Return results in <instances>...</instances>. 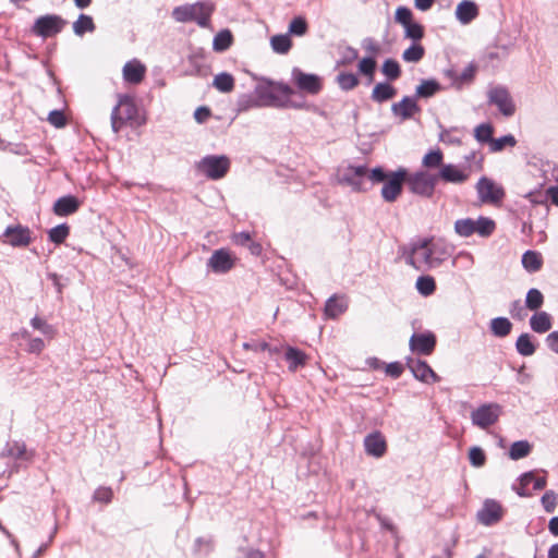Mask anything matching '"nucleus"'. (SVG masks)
<instances>
[{
    "label": "nucleus",
    "instance_id": "72a5a7b5",
    "mask_svg": "<svg viewBox=\"0 0 558 558\" xmlns=\"http://www.w3.org/2000/svg\"><path fill=\"white\" fill-rule=\"evenodd\" d=\"M12 457L15 459L26 458V446L23 442H8L5 448L0 452V458Z\"/></svg>",
    "mask_w": 558,
    "mask_h": 558
},
{
    "label": "nucleus",
    "instance_id": "6e6d98bb",
    "mask_svg": "<svg viewBox=\"0 0 558 558\" xmlns=\"http://www.w3.org/2000/svg\"><path fill=\"white\" fill-rule=\"evenodd\" d=\"M339 51H340L339 63H341L342 65L351 64L359 57L357 50L352 47H349V46H341L339 48Z\"/></svg>",
    "mask_w": 558,
    "mask_h": 558
},
{
    "label": "nucleus",
    "instance_id": "c85d7f7f",
    "mask_svg": "<svg viewBox=\"0 0 558 558\" xmlns=\"http://www.w3.org/2000/svg\"><path fill=\"white\" fill-rule=\"evenodd\" d=\"M490 332L497 338L507 337L512 330V323L507 317H496L489 323Z\"/></svg>",
    "mask_w": 558,
    "mask_h": 558
},
{
    "label": "nucleus",
    "instance_id": "bb28decb",
    "mask_svg": "<svg viewBox=\"0 0 558 558\" xmlns=\"http://www.w3.org/2000/svg\"><path fill=\"white\" fill-rule=\"evenodd\" d=\"M531 329L537 333L547 332L551 328L550 315L546 312H536L530 318Z\"/></svg>",
    "mask_w": 558,
    "mask_h": 558
},
{
    "label": "nucleus",
    "instance_id": "6ab92c4d",
    "mask_svg": "<svg viewBox=\"0 0 558 558\" xmlns=\"http://www.w3.org/2000/svg\"><path fill=\"white\" fill-rule=\"evenodd\" d=\"M391 111L396 117H399L402 121L410 120L415 113L421 111L415 97L405 96L399 102H395L391 106Z\"/></svg>",
    "mask_w": 558,
    "mask_h": 558
},
{
    "label": "nucleus",
    "instance_id": "cd10ccee",
    "mask_svg": "<svg viewBox=\"0 0 558 558\" xmlns=\"http://www.w3.org/2000/svg\"><path fill=\"white\" fill-rule=\"evenodd\" d=\"M348 308V303L344 298L331 296L327 300L325 305V314L329 318H337Z\"/></svg>",
    "mask_w": 558,
    "mask_h": 558
},
{
    "label": "nucleus",
    "instance_id": "e433bc0d",
    "mask_svg": "<svg viewBox=\"0 0 558 558\" xmlns=\"http://www.w3.org/2000/svg\"><path fill=\"white\" fill-rule=\"evenodd\" d=\"M415 287L420 294L423 296H429L436 290V282L432 276H420L416 280Z\"/></svg>",
    "mask_w": 558,
    "mask_h": 558
},
{
    "label": "nucleus",
    "instance_id": "5fc2aeb1",
    "mask_svg": "<svg viewBox=\"0 0 558 558\" xmlns=\"http://www.w3.org/2000/svg\"><path fill=\"white\" fill-rule=\"evenodd\" d=\"M470 463L475 468H481L485 464L486 456L481 447L474 446L469 451Z\"/></svg>",
    "mask_w": 558,
    "mask_h": 558
},
{
    "label": "nucleus",
    "instance_id": "2f4dec72",
    "mask_svg": "<svg viewBox=\"0 0 558 558\" xmlns=\"http://www.w3.org/2000/svg\"><path fill=\"white\" fill-rule=\"evenodd\" d=\"M522 265L526 271L536 272L543 265L542 255L535 251H526L522 255Z\"/></svg>",
    "mask_w": 558,
    "mask_h": 558
},
{
    "label": "nucleus",
    "instance_id": "7c9ffc66",
    "mask_svg": "<svg viewBox=\"0 0 558 558\" xmlns=\"http://www.w3.org/2000/svg\"><path fill=\"white\" fill-rule=\"evenodd\" d=\"M396 95V89L389 83H378L372 92V99L376 102H384Z\"/></svg>",
    "mask_w": 558,
    "mask_h": 558
},
{
    "label": "nucleus",
    "instance_id": "58836bf2",
    "mask_svg": "<svg viewBox=\"0 0 558 558\" xmlns=\"http://www.w3.org/2000/svg\"><path fill=\"white\" fill-rule=\"evenodd\" d=\"M440 89L439 84L434 80L423 81L416 87V96L422 98H429Z\"/></svg>",
    "mask_w": 558,
    "mask_h": 558
},
{
    "label": "nucleus",
    "instance_id": "393cba45",
    "mask_svg": "<svg viewBox=\"0 0 558 558\" xmlns=\"http://www.w3.org/2000/svg\"><path fill=\"white\" fill-rule=\"evenodd\" d=\"M258 97L257 86L255 85L253 92L239 96L236 100L238 111L244 112L255 108H264Z\"/></svg>",
    "mask_w": 558,
    "mask_h": 558
},
{
    "label": "nucleus",
    "instance_id": "49530a36",
    "mask_svg": "<svg viewBox=\"0 0 558 558\" xmlns=\"http://www.w3.org/2000/svg\"><path fill=\"white\" fill-rule=\"evenodd\" d=\"M31 325L34 329L40 331L44 336L52 339L56 335V329L52 325L48 324L45 319L39 316H35L31 319Z\"/></svg>",
    "mask_w": 558,
    "mask_h": 558
},
{
    "label": "nucleus",
    "instance_id": "4c0bfd02",
    "mask_svg": "<svg viewBox=\"0 0 558 558\" xmlns=\"http://www.w3.org/2000/svg\"><path fill=\"white\" fill-rule=\"evenodd\" d=\"M474 226H475L474 219H471V218L458 219L454 222V231L458 235H460L462 238H469L475 233Z\"/></svg>",
    "mask_w": 558,
    "mask_h": 558
},
{
    "label": "nucleus",
    "instance_id": "b1692460",
    "mask_svg": "<svg viewBox=\"0 0 558 558\" xmlns=\"http://www.w3.org/2000/svg\"><path fill=\"white\" fill-rule=\"evenodd\" d=\"M444 165V153L440 148L428 150L422 158L423 171L435 172L434 170L438 171Z\"/></svg>",
    "mask_w": 558,
    "mask_h": 558
},
{
    "label": "nucleus",
    "instance_id": "39448f33",
    "mask_svg": "<svg viewBox=\"0 0 558 558\" xmlns=\"http://www.w3.org/2000/svg\"><path fill=\"white\" fill-rule=\"evenodd\" d=\"M137 111L132 96L119 94L118 102L113 107L110 117L112 131L118 133L128 121H132L136 118Z\"/></svg>",
    "mask_w": 558,
    "mask_h": 558
},
{
    "label": "nucleus",
    "instance_id": "4be33fe9",
    "mask_svg": "<svg viewBox=\"0 0 558 558\" xmlns=\"http://www.w3.org/2000/svg\"><path fill=\"white\" fill-rule=\"evenodd\" d=\"M80 201L73 195H65L58 198L53 204V213L57 216L65 217L76 213L80 208Z\"/></svg>",
    "mask_w": 558,
    "mask_h": 558
},
{
    "label": "nucleus",
    "instance_id": "2eb2a0df",
    "mask_svg": "<svg viewBox=\"0 0 558 558\" xmlns=\"http://www.w3.org/2000/svg\"><path fill=\"white\" fill-rule=\"evenodd\" d=\"M410 349L422 355H429L436 347V337L433 332L426 331L413 333L409 341Z\"/></svg>",
    "mask_w": 558,
    "mask_h": 558
},
{
    "label": "nucleus",
    "instance_id": "f704fd0d",
    "mask_svg": "<svg viewBox=\"0 0 558 558\" xmlns=\"http://www.w3.org/2000/svg\"><path fill=\"white\" fill-rule=\"evenodd\" d=\"M270 45L275 52L283 54L291 49L292 41L289 34H280L270 38Z\"/></svg>",
    "mask_w": 558,
    "mask_h": 558
},
{
    "label": "nucleus",
    "instance_id": "c756f323",
    "mask_svg": "<svg viewBox=\"0 0 558 558\" xmlns=\"http://www.w3.org/2000/svg\"><path fill=\"white\" fill-rule=\"evenodd\" d=\"M515 349L522 356H531L536 351V345L533 342V337L525 332L521 333L515 341Z\"/></svg>",
    "mask_w": 558,
    "mask_h": 558
},
{
    "label": "nucleus",
    "instance_id": "473e14b6",
    "mask_svg": "<svg viewBox=\"0 0 558 558\" xmlns=\"http://www.w3.org/2000/svg\"><path fill=\"white\" fill-rule=\"evenodd\" d=\"M95 31V23L93 17L89 15L81 14L78 19L73 23V32L77 36H83L85 33H92Z\"/></svg>",
    "mask_w": 558,
    "mask_h": 558
},
{
    "label": "nucleus",
    "instance_id": "20e7f679",
    "mask_svg": "<svg viewBox=\"0 0 558 558\" xmlns=\"http://www.w3.org/2000/svg\"><path fill=\"white\" fill-rule=\"evenodd\" d=\"M439 183L436 172L417 170L413 173L407 172V184L411 193L430 198Z\"/></svg>",
    "mask_w": 558,
    "mask_h": 558
},
{
    "label": "nucleus",
    "instance_id": "a211bd4d",
    "mask_svg": "<svg viewBox=\"0 0 558 558\" xmlns=\"http://www.w3.org/2000/svg\"><path fill=\"white\" fill-rule=\"evenodd\" d=\"M294 83L301 93L316 95L320 92L323 84L319 76L315 74L298 72Z\"/></svg>",
    "mask_w": 558,
    "mask_h": 558
},
{
    "label": "nucleus",
    "instance_id": "603ef678",
    "mask_svg": "<svg viewBox=\"0 0 558 558\" xmlns=\"http://www.w3.org/2000/svg\"><path fill=\"white\" fill-rule=\"evenodd\" d=\"M361 46H362L363 50L365 51L366 56L373 57L374 59H376L378 56H380V53L383 51V48L379 45V43H377L375 39L369 38V37L363 39Z\"/></svg>",
    "mask_w": 558,
    "mask_h": 558
},
{
    "label": "nucleus",
    "instance_id": "ea45409f",
    "mask_svg": "<svg viewBox=\"0 0 558 558\" xmlns=\"http://www.w3.org/2000/svg\"><path fill=\"white\" fill-rule=\"evenodd\" d=\"M425 53L424 47L418 43H413L408 49H405L402 53V59L405 62H418Z\"/></svg>",
    "mask_w": 558,
    "mask_h": 558
},
{
    "label": "nucleus",
    "instance_id": "3c124183",
    "mask_svg": "<svg viewBox=\"0 0 558 558\" xmlns=\"http://www.w3.org/2000/svg\"><path fill=\"white\" fill-rule=\"evenodd\" d=\"M403 27L405 32V37L412 39L413 43L420 41L424 36L423 26L416 22H411Z\"/></svg>",
    "mask_w": 558,
    "mask_h": 558
},
{
    "label": "nucleus",
    "instance_id": "412c9836",
    "mask_svg": "<svg viewBox=\"0 0 558 558\" xmlns=\"http://www.w3.org/2000/svg\"><path fill=\"white\" fill-rule=\"evenodd\" d=\"M3 236H5L8 239L7 243H9L10 245L15 246V247L26 246L31 242L29 229L26 227H22V226H16V227L9 226L5 229Z\"/></svg>",
    "mask_w": 558,
    "mask_h": 558
},
{
    "label": "nucleus",
    "instance_id": "79ce46f5",
    "mask_svg": "<svg viewBox=\"0 0 558 558\" xmlns=\"http://www.w3.org/2000/svg\"><path fill=\"white\" fill-rule=\"evenodd\" d=\"M520 483L522 487H527L530 484H533V488L535 490H541L545 488L547 482L546 477L541 476L536 477L533 472L524 473L520 476Z\"/></svg>",
    "mask_w": 558,
    "mask_h": 558
},
{
    "label": "nucleus",
    "instance_id": "9b49d317",
    "mask_svg": "<svg viewBox=\"0 0 558 558\" xmlns=\"http://www.w3.org/2000/svg\"><path fill=\"white\" fill-rule=\"evenodd\" d=\"M404 182L407 183L405 168H399L397 171L390 172L380 191L383 199L387 203L396 202L402 193Z\"/></svg>",
    "mask_w": 558,
    "mask_h": 558
},
{
    "label": "nucleus",
    "instance_id": "dca6fc26",
    "mask_svg": "<svg viewBox=\"0 0 558 558\" xmlns=\"http://www.w3.org/2000/svg\"><path fill=\"white\" fill-rule=\"evenodd\" d=\"M502 518V507L493 499H487L482 509L477 512V520L486 526H490L499 522Z\"/></svg>",
    "mask_w": 558,
    "mask_h": 558
},
{
    "label": "nucleus",
    "instance_id": "864d4df0",
    "mask_svg": "<svg viewBox=\"0 0 558 558\" xmlns=\"http://www.w3.org/2000/svg\"><path fill=\"white\" fill-rule=\"evenodd\" d=\"M517 144V140L513 135L508 134L505 136H501L499 138H493L490 143V149L492 151H500L506 146L513 147Z\"/></svg>",
    "mask_w": 558,
    "mask_h": 558
},
{
    "label": "nucleus",
    "instance_id": "69168bd1",
    "mask_svg": "<svg viewBox=\"0 0 558 558\" xmlns=\"http://www.w3.org/2000/svg\"><path fill=\"white\" fill-rule=\"evenodd\" d=\"M366 178H368L373 183H385L389 178V173H386L381 167H376L371 171L367 170Z\"/></svg>",
    "mask_w": 558,
    "mask_h": 558
},
{
    "label": "nucleus",
    "instance_id": "0e129e2a",
    "mask_svg": "<svg viewBox=\"0 0 558 558\" xmlns=\"http://www.w3.org/2000/svg\"><path fill=\"white\" fill-rule=\"evenodd\" d=\"M113 492L110 487H98L94 493V500L99 502L109 504L112 500Z\"/></svg>",
    "mask_w": 558,
    "mask_h": 558
},
{
    "label": "nucleus",
    "instance_id": "c03bdc74",
    "mask_svg": "<svg viewBox=\"0 0 558 558\" xmlns=\"http://www.w3.org/2000/svg\"><path fill=\"white\" fill-rule=\"evenodd\" d=\"M544 303V296L542 292L535 288L527 291L525 298V305L531 311H537Z\"/></svg>",
    "mask_w": 558,
    "mask_h": 558
},
{
    "label": "nucleus",
    "instance_id": "13d9d810",
    "mask_svg": "<svg viewBox=\"0 0 558 558\" xmlns=\"http://www.w3.org/2000/svg\"><path fill=\"white\" fill-rule=\"evenodd\" d=\"M338 83L342 89H352L357 85V77L352 72H340Z\"/></svg>",
    "mask_w": 558,
    "mask_h": 558
},
{
    "label": "nucleus",
    "instance_id": "09e8293b",
    "mask_svg": "<svg viewBox=\"0 0 558 558\" xmlns=\"http://www.w3.org/2000/svg\"><path fill=\"white\" fill-rule=\"evenodd\" d=\"M308 25L303 16L294 17L289 24V35L303 36L307 33Z\"/></svg>",
    "mask_w": 558,
    "mask_h": 558
},
{
    "label": "nucleus",
    "instance_id": "9d476101",
    "mask_svg": "<svg viewBox=\"0 0 558 558\" xmlns=\"http://www.w3.org/2000/svg\"><path fill=\"white\" fill-rule=\"evenodd\" d=\"M367 175V167L364 165L360 166H347L338 170V182L340 184L350 186L354 192H365L364 180Z\"/></svg>",
    "mask_w": 558,
    "mask_h": 558
},
{
    "label": "nucleus",
    "instance_id": "aec40b11",
    "mask_svg": "<svg viewBox=\"0 0 558 558\" xmlns=\"http://www.w3.org/2000/svg\"><path fill=\"white\" fill-rule=\"evenodd\" d=\"M364 449L368 456L381 458L387 451V442L379 432L368 434L364 438Z\"/></svg>",
    "mask_w": 558,
    "mask_h": 558
},
{
    "label": "nucleus",
    "instance_id": "f257e3e1",
    "mask_svg": "<svg viewBox=\"0 0 558 558\" xmlns=\"http://www.w3.org/2000/svg\"><path fill=\"white\" fill-rule=\"evenodd\" d=\"M404 262L418 271L439 267L448 257L447 247L432 239H418L401 248Z\"/></svg>",
    "mask_w": 558,
    "mask_h": 558
},
{
    "label": "nucleus",
    "instance_id": "423d86ee",
    "mask_svg": "<svg viewBox=\"0 0 558 558\" xmlns=\"http://www.w3.org/2000/svg\"><path fill=\"white\" fill-rule=\"evenodd\" d=\"M197 170L211 180L223 178L230 169V159L225 155H208L196 163Z\"/></svg>",
    "mask_w": 558,
    "mask_h": 558
},
{
    "label": "nucleus",
    "instance_id": "4d7b16f0",
    "mask_svg": "<svg viewBox=\"0 0 558 558\" xmlns=\"http://www.w3.org/2000/svg\"><path fill=\"white\" fill-rule=\"evenodd\" d=\"M496 60H498V52L495 50L487 51L485 54H483L481 62L476 65V68H496L499 65L497 62H495ZM466 70H475V66L470 65Z\"/></svg>",
    "mask_w": 558,
    "mask_h": 558
},
{
    "label": "nucleus",
    "instance_id": "c9c22d12",
    "mask_svg": "<svg viewBox=\"0 0 558 558\" xmlns=\"http://www.w3.org/2000/svg\"><path fill=\"white\" fill-rule=\"evenodd\" d=\"M232 40L231 32L229 29H222L214 37L213 48L215 51H225L231 46Z\"/></svg>",
    "mask_w": 558,
    "mask_h": 558
},
{
    "label": "nucleus",
    "instance_id": "1a4fd4ad",
    "mask_svg": "<svg viewBox=\"0 0 558 558\" xmlns=\"http://www.w3.org/2000/svg\"><path fill=\"white\" fill-rule=\"evenodd\" d=\"M501 413L500 404L495 402L484 403L471 412V421L474 426L487 429L498 422Z\"/></svg>",
    "mask_w": 558,
    "mask_h": 558
},
{
    "label": "nucleus",
    "instance_id": "4468645a",
    "mask_svg": "<svg viewBox=\"0 0 558 558\" xmlns=\"http://www.w3.org/2000/svg\"><path fill=\"white\" fill-rule=\"evenodd\" d=\"M235 256L227 248L216 250L207 260V268L214 274H226L235 265Z\"/></svg>",
    "mask_w": 558,
    "mask_h": 558
},
{
    "label": "nucleus",
    "instance_id": "5701e85b",
    "mask_svg": "<svg viewBox=\"0 0 558 558\" xmlns=\"http://www.w3.org/2000/svg\"><path fill=\"white\" fill-rule=\"evenodd\" d=\"M478 16V8L475 2L471 0L461 1L456 9L457 20L466 25Z\"/></svg>",
    "mask_w": 558,
    "mask_h": 558
},
{
    "label": "nucleus",
    "instance_id": "f03ea898",
    "mask_svg": "<svg viewBox=\"0 0 558 558\" xmlns=\"http://www.w3.org/2000/svg\"><path fill=\"white\" fill-rule=\"evenodd\" d=\"M258 98L265 107L275 109H305L304 98L289 84L269 78H256Z\"/></svg>",
    "mask_w": 558,
    "mask_h": 558
},
{
    "label": "nucleus",
    "instance_id": "f8f14e48",
    "mask_svg": "<svg viewBox=\"0 0 558 558\" xmlns=\"http://www.w3.org/2000/svg\"><path fill=\"white\" fill-rule=\"evenodd\" d=\"M478 198L485 204H499L505 197L504 187L487 177H482L476 183Z\"/></svg>",
    "mask_w": 558,
    "mask_h": 558
},
{
    "label": "nucleus",
    "instance_id": "680f3d73",
    "mask_svg": "<svg viewBox=\"0 0 558 558\" xmlns=\"http://www.w3.org/2000/svg\"><path fill=\"white\" fill-rule=\"evenodd\" d=\"M412 17H413V14H412L411 10L407 7H399L396 10L395 20L397 23L401 24L402 26H405L409 23L413 22Z\"/></svg>",
    "mask_w": 558,
    "mask_h": 558
},
{
    "label": "nucleus",
    "instance_id": "a18cd8bd",
    "mask_svg": "<svg viewBox=\"0 0 558 558\" xmlns=\"http://www.w3.org/2000/svg\"><path fill=\"white\" fill-rule=\"evenodd\" d=\"M475 233L481 236H489L495 230V222L486 217H480L474 220Z\"/></svg>",
    "mask_w": 558,
    "mask_h": 558
},
{
    "label": "nucleus",
    "instance_id": "a19ab883",
    "mask_svg": "<svg viewBox=\"0 0 558 558\" xmlns=\"http://www.w3.org/2000/svg\"><path fill=\"white\" fill-rule=\"evenodd\" d=\"M531 451V446L526 440L514 441L509 449V457L512 460H519L526 457Z\"/></svg>",
    "mask_w": 558,
    "mask_h": 558
},
{
    "label": "nucleus",
    "instance_id": "bf43d9fd",
    "mask_svg": "<svg viewBox=\"0 0 558 558\" xmlns=\"http://www.w3.org/2000/svg\"><path fill=\"white\" fill-rule=\"evenodd\" d=\"M541 501L544 510L548 513H551L556 509L558 495L553 490H548L543 495Z\"/></svg>",
    "mask_w": 558,
    "mask_h": 558
},
{
    "label": "nucleus",
    "instance_id": "8fccbe9b",
    "mask_svg": "<svg viewBox=\"0 0 558 558\" xmlns=\"http://www.w3.org/2000/svg\"><path fill=\"white\" fill-rule=\"evenodd\" d=\"M475 72H446L450 80L454 81L457 88L470 84L474 78Z\"/></svg>",
    "mask_w": 558,
    "mask_h": 558
},
{
    "label": "nucleus",
    "instance_id": "de8ad7c7",
    "mask_svg": "<svg viewBox=\"0 0 558 558\" xmlns=\"http://www.w3.org/2000/svg\"><path fill=\"white\" fill-rule=\"evenodd\" d=\"M70 228L66 223H61L49 231V240L56 244H61L69 235Z\"/></svg>",
    "mask_w": 558,
    "mask_h": 558
},
{
    "label": "nucleus",
    "instance_id": "7ed1b4c3",
    "mask_svg": "<svg viewBox=\"0 0 558 558\" xmlns=\"http://www.w3.org/2000/svg\"><path fill=\"white\" fill-rule=\"evenodd\" d=\"M215 10L216 5L213 1H197L175 7L172 10V17L179 23L195 22L199 27L206 28L210 24Z\"/></svg>",
    "mask_w": 558,
    "mask_h": 558
},
{
    "label": "nucleus",
    "instance_id": "e2e57ef3",
    "mask_svg": "<svg viewBox=\"0 0 558 558\" xmlns=\"http://www.w3.org/2000/svg\"><path fill=\"white\" fill-rule=\"evenodd\" d=\"M48 122L53 125L54 128H64L66 124V119L61 110H52L48 114Z\"/></svg>",
    "mask_w": 558,
    "mask_h": 558
},
{
    "label": "nucleus",
    "instance_id": "f3484780",
    "mask_svg": "<svg viewBox=\"0 0 558 558\" xmlns=\"http://www.w3.org/2000/svg\"><path fill=\"white\" fill-rule=\"evenodd\" d=\"M408 367L413 376L422 383L430 384L440 380V377L433 371V368L422 360H410Z\"/></svg>",
    "mask_w": 558,
    "mask_h": 558
},
{
    "label": "nucleus",
    "instance_id": "338daca9",
    "mask_svg": "<svg viewBox=\"0 0 558 558\" xmlns=\"http://www.w3.org/2000/svg\"><path fill=\"white\" fill-rule=\"evenodd\" d=\"M145 72H123V81L128 85H137L144 80Z\"/></svg>",
    "mask_w": 558,
    "mask_h": 558
},
{
    "label": "nucleus",
    "instance_id": "a878e982",
    "mask_svg": "<svg viewBox=\"0 0 558 558\" xmlns=\"http://www.w3.org/2000/svg\"><path fill=\"white\" fill-rule=\"evenodd\" d=\"M284 359L289 363V371L295 372L298 368L306 364L307 355L298 348L288 347L284 353Z\"/></svg>",
    "mask_w": 558,
    "mask_h": 558
},
{
    "label": "nucleus",
    "instance_id": "0eeeda50",
    "mask_svg": "<svg viewBox=\"0 0 558 558\" xmlns=\"http://www.w3.org/2000/svg\"><path fill=\"white\" fill-rule=\"evenodd\" d=\"M487 101L496 106L499 112L509 118L515 113V104L510 92L502 85H490L487 89Z\"/></svg>",
    "mask_w": 558,
    "mask_h": 558
},
{
    "label": "nucleus",
    "instance_id": "ddd939ff",
    "mask_svg": "<svg viewBox=\"0 0 558 558\" xmlns=\"http://www.w3.org/2000/svg\"><path fill=\"white\" fill-rule=\"evenodd\" d=\"M66 24L65 20H63L59 15L47 14L39 16L33 26V32L41 37H51L58 33H60L64 25Z\"/></svg>",
    "mask_w": 558,
    "mask_h": 558
},
{
    "label": "nucleus",
    "instance_id": "37998d69",
    "mask_svg": "<svg viewBox=\"0 0 558 558\" xmlns=\"http://www.w3.org/2000/svg\"><path fill=\"white\" fill-rule=\"evenodd\" d=\"M214 86L220 92L228 93L232 90L234 80L229 73L221 72L214 78Z\"/></svg>",
    "mask_w": 558,
    "mask_h": 558
},
{
    "label": "nucleus",
    "instance_id": "774afa93",
    "mask_svg": "<svg viewBox=\"0 0 558 558\" xmlns=\"http://www.w3.org/2000/svg\"><path fill=\"white\" fill-rule=\"evenodd\" d=\"M238 558H265V555L263 551H260L258 549L247 547V548H241L239 550Z\"/></svg>",
    "mask_w": 558,
    "mask_h": 558
},
{
    "label": "nucleus",
    "instance_id": "6e6552de",
    "mask_svg": "<svg viewBox=\"0 0 558 558\" xmlns=\"http://www.w3.org/2000/svg\"><path fill=\"white\" fill-rule=\"evenodd\" d=\"M436 173L439 182L461 185L470 179L473 173V166L468 163H445Z\"/></svg>",
    "mask_w": 558,
    "mask_h": 558
},
{
    "label": "nucleus",
    "instance_id": "052dcab7",
    "mask_svg": "<svg viewBox=\"0 0 558 558\" xmlns=\"http://www.w3.org/2000/svg\"><path fill=\"white\" fill-rule=\"evenodd\" d=\"M493 128L490 124H480L475 129V137L482 143H492Z\"/></svg>",
    "mask_w": 558,
    "mask_h": 558
}]
</instances>
